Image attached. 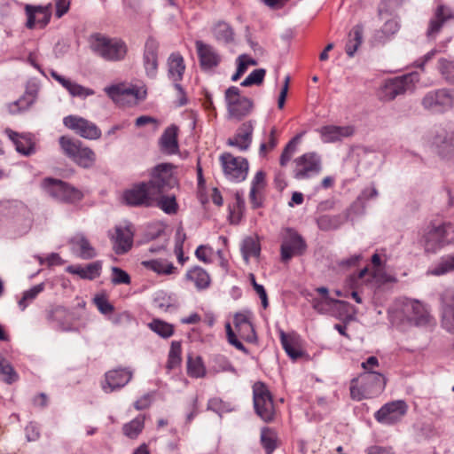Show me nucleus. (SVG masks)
Wrapping results in <instances>:
<instances>
[{"label":"nucleus","instance_id":"e2e57ef3","mask_svg":"<svg viewBox=\"0 0 454 454\" xmlns=\"http://www.w3.org/2000/svg\"><path fill=\"white\" fill-rule=\"evenodd\" d=\"M215 362V371L219 372H236L235 368L232 366V364L230 363V361L223 356H217L214 359Z\"/></svg>","mask_w":454,"mask_h":454},{"label":"nucleus","instance_id":"0eeeda50","mask_svg":"<svg viewBox=\"0 0 454 454\" xmlns=\"http://www.w3.org/2000/svg\"><path fill=\"white\" fill-rule=\"evenodd\" d=\"M253 400L256 414L265 422L272 421L275 415L273 400L264 383L258 381L254 384Z\"/></svg>","mask_w":454,"mask_h":454},{"label":"nucleus","instance_id":"20e7f679","mask_svg":"<svg viewBox=\"0 0 454 454\" xmlns=\"http://www.w3.org/2000/svg\"><path fill=\"white\" fill-rule=\"evenodd\" d=\"M452 242H454V226L450 223L428 225L424 229L419 239L427 254H435Z\"/></svg>","mask_w":454,"mask_h":454},{"label":"nucleus","instance_id":"cd10ccee","mask_svg":"<svg viewBox=\"0 0 454 454\" xmlns=\"http://www.w3.org/2000/svg\"><path fill=\"white\" fill-rule=\"evenodd\" d=\"M324 143H333L354 134L352 126L327 125L317 129Z\"/></svg>","mask_w":454,"mask_h":454},{"label":"nucleus","instance_id":"680f3d73","mask_svg":"<svg viewBox=\"0 0 454 454\" xmlns=\"http://www.w3.org/2000/svg\"><path fill=\"white\" fill-rule=\"evenodd\" d=\"M442 325L449 333H454V309H442Z\"/></svg>","mask_w":454,"mask_h":454},{"label":"nucleus","instance_id":"f8f14e48","mask_svg":"<svg viewBox=\"0 0 454 454\" xmlns=\"http://www.w3.org/2000/svg\"><path fill=\"white\" fill-rule=\"evenodd\" d=\"M220 161L226 178L231 182L239 183L247 178L248 161L243 157H235L229 153L220 156Z\"/></svg>","mask_w":454,"mask_h":454},{"label":"nucleus","instance_id":"774afa93","mask_svg":"<svg viewBox=\"0 0 454 454\" xmlns=\"http://www.w3.org/2000/svg\"><path fill=\"white\" fill-rule=\"evenodd\" d=\"M244 59H247L246 54H241L237 59V71L236 73L231 76V81L236 82L238 81L247 70V65L244 62Z\"/></svg>","mask_w":454,"mask_h":454},{"label":"nucleus","instance_id":"c756f323","mask_svg":"<svg viewBox=\"0 0 454 454\" xmlns=\"http://www.w3.org/2000/svg\"><path fill=\"white\" fill-rule=\"evenodd\" d=\"M51 77L57 81L59 84H61L72 97H79V98H86L88 96H91L94 94V90L89 88H85L70 79H67L60 74H59L56 71H51Z\"/></svg>","mask_w":454,"mask_h":454},{"label":"nucleus","instance_id":"bb28decb","mask_svg":"<svg viewBox=\"0 0 454 454\" xmlns=\"http://www.w3.org/2000/svg\"><path fill=\"white\" fill-rule=\"evenodd\" d=\"M254 123L252 121H246L238 129L236 135L229 138L227 145L237 146L240 151H247L252 142Z\"/></svg>","mask_w":454,"mask_h":454},{"label":"nucleus","instance_id":"aec40b11","mask_svg":"<svg viewBox=\"0 0 454 454\" xmlns=\"http://www.w3.org/2000/svg\"><path fill=\"white\" fill-rule=\"evenodd\" d=\"M133 372L129 368H119L107 372L102 389L106 393H112L126 386L132 379Z\"/></svg>","mask_w":454,"mask_h":454},{"label":"nucleus","instance_id":"dca6fc26","mask_svg":"<svg viewBox=\"0 0 454 454\" xmlns=\"http://www.w3.org/2000/svg\"><path fill=\"white\" fill-rule=\"evenodd\" d=\"M408 404L403 400H395L385 403L376 413L378 422L393 425L400 421L408 411Z\"/></svg>","mask_w":454,"mask_h":454},{"label":"nucleus","instance_id":"ddd939ff","mask_svg":"<svg viewBox=\"0 0 454 454\" xmlns=\"http://www.w3.org/2000/svg\"><path fill=\"white\" fill-rule=\"evenodd\" d=\"M307 248L303 238L294 230L286 229L283 237L280 256L283 262H288L294 256L301 255Z\"/></svg>","mask_w":454,"mask_h":454},{"label":"nucleus","instance_id":"412c9836","mask_svg":"<svg viewBox=\"0 0 454 454\" xmlns=\"http://www.w3.org/2000/svg\"><path fill=\"white\" fill-rule=\"evenodd\" d=\"M25 12L27 17L26 27L28 29L35 28L36 23L40 27H44L51 20V4L45 6L26 4Z\"/></svg>","mask_w":454,"mask_h":454},{"label":"nucleus","instance_id":"49530a36","mask_svg":"<svg viewBox=\"0 0 454 454\" xmlns=\"http://www.w3.org/2000/svg\"><path fill=\"white\" fill-rule=\"evenodd\" d=\"M336 305L340 307H346L348 305V302L340 300H336L331 297L322 298V299H314L312 301V307L314 309L318 311L319 313H328Z\"/></svg>","mask_w":454,"mask_h":454},{"label":"nucleus","instance_id":"a19ab883","mask_svg":"<svg viewBox=\"0 0 454 454\" xmlns=\"http://www.w3.org/2000/svg\"><path fill=\"white\" fill-rule=\"evenodd\" d=\"M145 415H138L122 426V433L129 439H137L145 427Z\"/></svg>","mask_w":454,"mask_h":454},{"label":"nucleus","instance_id":"4d7b16f0","mask_svg":"<svg viewBox=\"0 0 454 454\" xmlns=\"http://www.w3.org/2000/svg\"><path fill=\"white\" fill-rule=\"evenodd\" d=\"M18 379V375L15 372L12 366L6 361H0V380L12 384L16 381Z\"/></svg>","mask_w":454,"mask_h":454},{"label":"nucleus","instance_id":"393cba45","mask_svg":"<svg viewBox=\"0 0 454 454\" xmlns=\"http://www.w3.org/2000/svg\"><path fill=\"white\" fill-rule=\"evenodd\" d=\"M233 324L239 336L247 342H254L257 340L254 325L251 322L249 311L238 312L234 315Z\"/></svg>","mask_w":454,"mask_h":454},{"label":"nucleus","instance_id":"9d476101","mask_svg":"<svg viewBox=\"0 0 454 454\" xmlns=\"http://www.w3.org/2000/svg\"><path fill=\"white\" fill-rule=\"evenodd\" d=\"M419 81V74L417 72L409 73L402 76L388 79L381 89L382 98L385 100H393L397 96L411 90L416 82Z\"/></svg>","mask_w":454,"mask_h":454},{"label":"nucleus","instance_id":"3c124183","mask_svg":"<svg viewBox=\"0 0 454 454\" xmlns=\"http://www.w3.org/2000/svg\"><path fill=\"white\" fill-rule=\"evenodd\" d=\"M277 434L269 428L263 427L261 431V442L267 454H271L276 449Z\"/></svg>","mask_w":454,"mask_h":454},{"label":"nucleus","instance_id":"423d86ee","mask_svg":"<svg viewBox=\"0 0 454 454\" xmlns=\"http://www.w3.org/2000/svg\"><path fill=\"white\" fill-rule=\"evenodd\" d=\"M421 106L432 114H444L454 107V90L442 88L429 90L421 98Z\"/></svg>","mask_w":454,"mask_h":454},{"label":"nucleus","instance_id":"4be33fe9","mask_svg":"<svg viewBox=\"0 0 454 454\" xmlns=\"http://www.w3.org/2000/svg\"><path fill=\"white\" fill-rule=\"evenodd\" d=\"M433 144L442 159L454 158V130L439 129L434 137Z\"/></svg>","mask_w":454,"mask_h":454},{"label":"nucleus","instance_id":"72a5a7b5","mask_svg":"<svg viewBox=\"0 0 454 454\" xmlns=\"http://www.w3.org/2000/svg\"><path fill=\"white\" fill-rule=\"evenodd\" d=\"M161 150L173 154L178 150L177 127L172 125L165 129L160 139Z\"/></svg>","mask_w":454,"mask_h":454},{"label":"nucleus","instance_id":"58836bf2","mask_svg":"<svg viewBox=\"0 0 454 454\" xmlns=\"http://www.w3.org/2000/svg\"><path fill=\"white\" fill-rule=\"evenodd\" d=\"M363 27L356 25L348 34L345 51L349 57H353L363 41Z\"/></svg>","mask_w":454,"mask_h":454},{"label":"nucleus","instance_id":"39448f33","mask_svg":"<svg viewBox=\"0 0 454 454\" xmlns=\"http://www.w3.org/2000/svg\"><path fill=\"white\" fill-rule=\"evenodd\" d=\"M59 145L63 153L79 167L87 169L95 165L97 160L95 152L84 146L80 140L62 136L59 137Z\"/></svg>","mask_w":454,"mask_h":454},{"label":"nucleus","instance_id":"13d9d810","mask_svg":"<svg viewBox=\"0 0 454 454\" xmlns=\"http://www.w3.org/2000/svg\"><path fill=\"white\" fill-rule=\"evenodd\" d=\"M111 282L114 285H129L131 283L130 276L122 269L116 266H113L111 268Z\"/></svg>","mask_w":454,"mask_h":454},{"label":"nucleus","instance_id":"7c9ffc66","mask_svg":"<svg viewBox=\"0 0 454 454\" xmlns=\"http://www.w3.org/2000/svg\"><path fill=\"white\" fill-rule=\"evenodd\" d=\"M66 270L70 274L79 276L82 279L93 280L101 274L102 262L96 261L84 267L82 265H69Z\"/></svg>","mask_w":454,"mask_h":454},{"label":"nucleus","instance_id":"de8ad7c7","mask_svg":"<svg viewBox=\"0 0 454 454\" xmlns=\"http://www.w3.org/2000/svg\"><path fill=\"white\" fill-rule=\"evenodd\" d=\"M437 70L449 84H454V59L441 58L437 61Z\"/></svg>","mask_w":454,"mask_h":454},{"label":"nucleus","instance_id":"f704fd0d","mask_svg":"<svg viewBox=\"0 0 454 454\" xmlns=\"http://www.w3.org/2000/svg\"><path fill=\"white\" fill-rule=\"evenodd\" d=\"M348 212L335 215H324L317 219V226L322 231L336 230L348 220Z\"/></svg>","mask_w":454,"mask_h":454},{"label":"nucleus","instance_id":"f3484780","mask_svg":"<svg viewBox=\"0 0 454 454\" xmlns=\"http://www.w3.org/2000/svg\"><path fill=\"white\" fill-rule=\"evenodd\" d=\"M0 215L12 217L26 231L31 224V213L27 207L20 201L0 202Z\"/></svg>","mask_w":454,"mask_h":454},{"label":"nucleus","instance_id":"6e6552de","mask_svg":"<svg viewBox=\"0 0 454 454\" xmlns=\"http://www.w3.org/2000/svg\"><path fill=\"white\" fill-rule=\"evenodd\" d=\"M225 101L231 118L240 121L248 115L253 109V101L240 95V90L236 86H231L225 90Z\"/></svg>","mask_w":454,"mask_h":454},{"label":"nucleus","instance_id":"c03bdc74","mask_svg":"<svg viewBox=\"0 0 454 454\" xmlns=\"http://www.w3.org/2000/svg\"><path fill=\"white\" fill-rule=\"evenodd\" d=\"M154 206L168 215L176 214L179 207L175 195H163V193L156 197Z\"/></svg>","mask_w":454,"mask_h":454},{"label":"nucleus","instance_id":"2eb2a0df","mask_svg":"<svg viewBox=\"0 0 454 454\" xmlns=\"http://www.w3.org/2000/svg\"><path fill=\"white\" fill-rule=\"evenodd\" d=\"M63 123L85 139L97 140L102 135L101 129L94 122L77 115L65 117Z\"/></svg>","mask_w":454,"mask_h":454},{"label":"nucleus","instance_id":"864d4df0","mask_svg":"<svg viewBox=\"0 0 454 454\" xmlns=\"http://www.w3.org/2000/svg\"><path fill=\"white\" fill-rule=\"evenodd\" d=\"M44 290V284L40 283L38 285L34 286L30 289L25 291L21 299L19 301L18 304L20 309L23 311L28 306V304L34 301L36 296Z\"/></svg>","mask_w":454,"mask_h":454},{"label":"nucleus","instance_id":"052dcab7","mask_svg":"<svg viewBox=\"0 0 454 454\" xmlns=\"http://www.w3.org/2000/svg\"><path fill=\"white\" fill-rule=\"evenodd\" d=\"M399 22L396 20L392 19L384 23L383 27H381L380 31L378 32L377 35L380 39L383 38V35L385 37H389L395 34L399 30Z\"/></svg>","mask_w":454,"mask_h":454},{"label":"nucleus","instance_id":"c85d7f7f","mask_svg":"<svg viewBox=\"0 0 454 454\" xmlns=\"http://www.w3.org/2000/svg\"><path fill=\"white\" fill-rule=\"evenodd\" d=\"M70 244L72 245V251L81 259H93L98 254L96 249L83 234L78 233L74 235L70 239Z\"/></svg>","mask_w":454,"mask_h":454},{"label":"nucleus","instance_id":"0e129e2a","mask_svg":"<svg viewBox=\"0 0 454 454\" xmlns=\"http://www.w3.org/2000/svg\"><path fill=\"white\" fill-rule=\"evenodd\" d=\"M94 303L98 309L105 315L110 314L114 311V306L103 295H97L94 299Z\"/></svg>","mask_w":454,"mask_h":454},{"label":"nucleus","instance_id":"603ef678","mask_svg":"<svg viewBox=\"0 0 454 454\" xmlns=\"http://www.w3.org/2000/svg\"><path fill=\"white\" fill-rule=\"evenodd\" d=\"M152 331L162 338H169L174 334V326L160 319H153L149 325Z\"/></svg>","mask_w":454,"mask_h":454},{"label":"nucleus","instance_id":"a211bd4d","mask_svg":"<svg viewBox=\"0 0 454 454\" xmlns=\"http://www.w3.org/2000/svg\"><path fill=\"white\" fill-rule=\"evenodd\" d=\"M450 20H454V9L445 4H439L428 22L426 33L427 39L434 40L444 24Z\"/></svg>","mask_w":454,"mask_h":454},{"label":"nucleus","instance_id":"5fc2aeb1","mask_svg":"<svg viewBox=\"0 0 454 454\" xmlns=\"http://www.w3.org/2000/svg\"><path fill=\"white\" fill-rule=\"evenodd\" d=\"M181 343L179 341H172L167 362V368L168 370H173L181 364Z\"/></svg>","mask_w":454,"mask_h":454},{"label":"nucleus","instance_id":"8fccbe9b","mask_svg":"<svg viewBox=\"0 0 454 454\" xmlns=\"http://www.w3.org/2000/svg\"><path fill=\"white\" fill-rule=\"evenodd\" d=\"M245 210V200L241 194L237 192L235 193V203L229 207V218L231 223L237 224L240 222L243 212Z\"/></svg>","mask_w":454,"mask_h":454},{"label":"nucleus","instance_id":"09e8293b","mask_svg":"<svg viewBox=\"0 0 454 454\" xmlns=\"http://www.w3.org/2000/svg\"><path fill=\"white\" fill-rule=\"evenodd\" d=\"M105 91L114 100L117 99V98L122 94L133 95L137 98H139V99L144 98L146 94L145 90L140 91L137 88H129V89L124 90L119 85H112V86L106 87L105 89Z\"/></svg>","mask_w":454,"mask_h":454},{"label":"nucleus","instance_id":"a878e982","mask_svg":"<svg viewBox=\"0 0 454 454\" xmlns=\"http://www.w3.org/2000/svg\"><path fill=\"white\" fill-rule=\"evenodd\" d=\"M195 44L200 64L203 69L207 70L218 66L221 56L211 45L201 41H196Z\"/></svg>","mask_w":454,"mask_h":454},{"label":"nucleus","instance_id":"ea45409f","mask_svg":"<svg viewBox=\"0 0 454 454\" xmlns=\"http://www.w3.org/2000/svg\"><path fill=\"white\" fill-rule=\"evenodd\" d=\"M213 34L216 41L224 44H228L234 40L232 27L224 21H219L214 26Z\"/></svg>","mask_w":454,"mask_h":454},{"label":"nucleus","instance_id":"b1692460","mask_svg":"<svg viewBox=\"0 0 454 454\" xmlns=\"http://www.w3.org/2000/svg\"><path fill=\"white\" fill-rule=\"evenodd\" d=\"M159 43L153 38H148L145 44L143 66L146 75L154 79L158 71Z\"/></svg>","mask_w":454,"mask_h":454},{"label":"nucleus","instance_id":"bf43d9fd","mask_svg":"<svg viewBox=\"0 0 454 454\" xmlns=\"http://www.w3.org/2000/svg\"><path fill=\"white\" fill-rule=\"evenodd\" d=\"M266 71L263 68L254 70L243 82L240 83L243 87H249L252 85H259L263 82Z\"/></svg>","mask_w":454,"mask_h":454},{"label":"nucleus","instance_id":"7ed1b4c3","mask_svg":"<svg viewBox=\"0 0 454 454\" xmlns=\"http://www.w3.org/2000/svg\"><path fill=\"white\" fill-rule=\"evenodd\" d=\"M386 387V378L383 374L369 371L353 380L350 386V396L353 400L361 401L379 395Z\"/></svg>","mask_w":454,"mask_h":454},{"label":"nucleus","instance_id":"6ab92c4d","mask_svg":"<svg viewBox=\"0 0 454 454\" xmlns=\"http://www.w3.org/2000/svg\"><path fill=\"white\" fill-rule=\"evenodd\" d=\"M109 235L113 248L117 254H126L131 249L134 232L130 224L116 225L114 232Z\"/></svg>","mask_w":454,"mask_h":454},{"label":"nucleus","instance_id":"a18cd8bd","mask_svg":"<svg viewBox=\"0 0 454 454\" xmlns=\"http://www.w3.org/2000/svg\"><path fill=\"white\" fill-rule=\"evenodd\" d=\"M6 133L10 139L14 143L16 150L23 155H30L34 153L35 149L32 143L23 137H20L18 133L7 129Z\"/></svg>","mask_w":454,"mask_h":454},{"label":"nucleus","instance_id":"79ce46f5","mask_svg":"<svg viewBox=\"0 0 454 454\" xmlns=\"http://www.w3.org/2000/svg\"><path fill=\"white\" fill-rule=\"evenodd\" d=\"M280 341L286 353L294 360L300 358L302 356V351L297 346L296 340L287 335L284 331L279 332Z\"/></svg>","mask_w":454,"mask_h":454},{"label":"nucleus","instance_id":"e433bc0d","mask_svg":"<svg viewBox=\"0 0 454 454\" xmlns=\"http://www.w3.org/2000/svg\"><path fill=\"white\" fill-rule=\"evenodd\" d=\"M36 95L33 91H26L19 99L8 104V111L17 114L27 110L35 101Z\"/></svg>","mask_w":454,"mask_h":454},{"label":"nucleus","instance_id":"c9c22d12","mask_svg":"<svg viewBox=\"0 0 454 454\" xmlns=\"http://www.w3.org/2000/svg\"><path fill=\"white\" fill-rule=\"evenodd\" d=\"M241 254L243 259L247 263L250 257H259L261 253V245L257 236L247 237L243 239L241 244Z\"/></svg>","mask_w":454,"mask_h":454},{"label":"nucleus","instance_id":"338daca9","mask_svg":"<svg viewBox=\"0 0 454 454\" xmlns=\"http://www.w3.org/2000/svg\"><path fill=\"white\" fill-rule=\"evenodd\" d=\"M25 433L28 442H35L40 437V428L35 423H29L25 428Z\"/></svg>","mask_w":454,"mask_h":454},{"label":"nucleus","instance_id":"4468645a","mask_svg":"<svg viewBox=\"0 0 454 454\" xmlns=\"http://www.w3.org/2000/svg\"><path fill=\"white\" fill-rule=\"evenodd\" d=\"M167 65L168 77L169 80L173 82L175 89L178 91L180 95L179 105L184 106L187 103L184 90L180 84V82L183 80L184 73L185 71L184 58L179 52H173L169 55Z\"/></svg>","mask_w":454,"mask_h":454},{"label":"nucleus","instance_id":"1a4fd4ad","mask_svg":"<svg viewBox=\"0 0 454 454\" xmlns=\"http://www.w3.org/2000/svg\"><path fill=\"white\" fill-rule=\"evenodd\" d=\"M42 187L48 195L63 202H75L82 197L79 190L59 179L45 178Z\"/></svg>","mask_w":454,"mask_h":454},{"label":"nucleus","instance_id":"69168bd1","mask_svg":"<svg viewBox=\"0 0 454 454\" xmlns=\"http://www.w3.org/2000/svg\"><path fill=\"white\" fill-rule=\"evenodd\" d=\"M442 309H454V290L447 289L440 296Z\"/></svg>","mask_w":454,"mask_h":454},{"label":"nucleus","instance_id":"f257e3e1","mask_svg":"<svg viewBox=\"0 0 454 454\" xmlns=\"http://www.w3.org/2000/svg\"><path fill=\"white\" fill-rule=\"evenodd\" d=\"M176 184V179L172 174V166L160 164L153 168L148 182L134 184L123 192L122 199L131 207H153L158 195L168 192Z\"/></svg>","mask_w":454,"mask_h":454},{"label":"nucleus","instance_id":"f03ea898","mask_svg":"<svg viewBox=\"0 0 454 454\" xmlns=\"http://www.w3.org/2000/svg\"><path fill=\"white\" fill-rule=\"evenodd\" d=\"M90 47L94 54L108 62L122 61L128 53L127 43L122 39L100 33L90 36Z\"/></svg>","mask_w":454,"mask_h":454},{"label":"nucleus","instance_id":"9b49d317","mask_svg":"<svg viewBox=\"0 0 454 454\" xmlns=\"http://www.w3.org/2000/svg\"><path fill=\"white\" fill-rule=\"evenodd\" d=\"M294 163V177L297 180L311 178L322 169L321 158L316 153H306L297 157Z\"/></svg>","mask_w":454,"mask_h":454},{"label":"nucleus","instance_id":"37998d69","mask_svg":"<svg viewBox=\"0 0 454 454\" xmlns=\"http://www.w3.org/2000/svg\"><path fill=\"white\" fill-rule=\"evenodd\" d=\"M187 374L196 379L205 377L206 367L201 356L192 355L187 356Z\"/></svg>","mask_w":454,"mask_h":454},{"label":"nucleus","instance_id":"2f4dec72","mask_svg":"<svg viewBox=\"0 0 454 454\" xmlns=\"http://www.w3.org/2000/svg\"><path fill=\"white\" fill-rule=\"evenodd\" d=\"M47 318L50 321L56 322L59 329L62 331L73 330L71 324L73 313L62 306H58L49 311Z\"/></svg>","mask_w":454,"mask_h":454},{"label":"nucleus","instance_id":"4c0bfd02","mask_svg":"<svg viewBox=\"0 0 454 454\" xmlns=\"http://www.w3.org/2000/svg\"><path fill=\"white\" fill-rule=\"evenodd\" d=\"M141 264L147 270H150L159 275H170L175 272V266L166 260H148L143 261Z\"/></svg>","mask_w":454,"mask_h":454},{"label":"nucleus","instance_id":"473e14b6","mask_svg":"<svg viewBox=\"0 0 454 454\" xmlns=\"http://www.w3.org/2000/svg\"><path fill=\"white\" fill-rule=\"evenodd\" d=\"M186 279L194 283L198 290L209 287L211 278L209 274L201 267L194 266L186 272Z\"/></svg>","mask_w":454,"mask_h":454},{"label":"nucleus","instance_id":"6e6d98bb","mask_svg":"<svg viewBox=\"0 0 454 454\" xmlns=\"http://www.w3.org/2000/svg\"><path fill=\"white\" fill-rule=\"evenodd\" d=\"M451 270H454V254H449L442 257L440 262L430 270V274L441 276Z\"/></svg>","mask_w":454,"mask_h":454},{"label":"nucleus","instance_id":"5701e85b","mask_svg":"<svg viewBox=\"0 0 454 454\" xmlns=\"http://www.w3.org/2000/svg\"><path fill=\"white\" fill-rule=\"evenodd\" d=\"M403 312L407 319L417 326L427 325L430 319L427 308L419 301H407L404 303Z\"/></svg>","mask_w":454,"mask_h":454}]
</instances>
